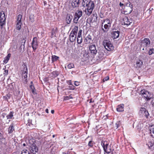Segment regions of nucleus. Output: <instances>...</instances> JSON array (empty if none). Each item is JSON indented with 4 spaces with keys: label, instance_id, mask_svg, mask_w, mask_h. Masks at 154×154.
<instances>
[{
    "label": "nucleus",
    "instance_id": "nucleus-4",
    "mask_svg": "<svg viewBox=\"0 0 154 154\" xmlns=\"http://www.w3.org/2000/svg\"><path fill=\"white\" fill-rule=\"evenodd\" d=\"M6 17L4 11H2L0 13V22L2 28L4 27L6 23Z\"/></svg>",
    "mask_w": 154,
    "mask_h": 154
},
{
    "label": "nucleus",
    "instance_id": "nucleus-37",
    "mask_svg": "<svg viewBox=\"0 0 154 154\" xmlns=\"http://www.w3.org/2000/svg\"><path fill=\"white\" fill-rule=\"evenodd\" d=\"M111 25L105 23L103 26V29H105L107 30H108L109 29V27Z\"/></svg>",
    "mask_w": 154,
    "mask_h": 154
},
{
    "label": "nucleus",
    "instance_id": "nucleus-64",
    "mask_svg": "<svg viewBox=\"0 0 154 154\" xmlns=\"http://www.w3.org/2000/svg\"><path fill=\"white\" fill-rule=\"evenodd\" d=\"M62 154H66V153L65 152H63Z\"/></svg>",
    "mask_w": 154,
    "mask_h": 154
},
{
    "label": "nucleus",
    "instance_id": "nucleus-23",
    "mask_svg": "<svg viewBox=\"0 0 154 154\" xmlns=\"http://www.w3.org/2000/svg\"><path fill=\"white\" fill-rule=\"evenodd\" d=\"M79 0H73L72 5L73 7H77L79 6Z\"/></svg>",
    "mask_w": 154,
    "mask_h": 154
},
{
    "label": "nucleus",
    "instance_id": "nucleus-34",
    "mask_svg": "<svg viewBox=\"0 0 154 154\" xmlns=\"http://www.w3.org/2000/svg\"><path fill=\"white\" fill-rule=\"evenodd\" d=\"M22 17V16L20 14H19L18 15L17 18V23H21V18Z\"/></svg>",
    "mask_w": 154,
    "mask_h": 154
},
{
    "label": "nucleus",
    "instance_id": "nucleus-16",
    "mask_svg": "<svg viewBox=\"0 0 154 154\" xmlns=\"http://www.w3.org/2000/svg\"><path fill=\"white\" fill-rule=\"evenodd\" d=\"M72 18V15L70 14H68L66 16V21L67 23L69 24L70 23Z\"/></svg>",
    "mask_w": 154,
    "mask_h": 154
},
{
    "label": "nucleus",
    "instance_id": "nucleus-18",
    "mask_svg": "<svg viewBox=\"0 0 154 154\" xmlns=\"http://www.w3.org/2000/svg\"><path fill=\"white\" fill-rule=\"evenodd\" d=\"M26 42V40L24 38L20 41V48L21 50H22V48L23 49H24Z\"/></svg>",
    "mask_w": 154,
    "mask_h": 154
},
{
    "label": "nucleus",
    "instance_id": "nucleus-52",
    "mask_svg": "<svg viewBox=\"0 0 154 154\" xmlns=\"http://www.w3.org/2000/svg\"><path fill=\"white\" fill-rule=\"evenodd\" d=\"M151 103L152 104L153 106H154V97L152 98V101H151Z\"/></svg>",
    "mask_w": 154,
    "mask_h": 154
},
{
    "label": "nucleus",
    "instance_id": "nucleus-14",
    "mask_svg": "<svg viewBox=\"0 0 154 154\" xmlns=\"http://www.w3.org/2000/svg\"><path fill=\"white\" fill-rule=\"evenodd\" d=\"M140 114L142 116L147 117L149 114L144 107L141 108L140 110Z\"/></svg>",
    "mask_w": 154,
    "mask_h": 154
},
{
    "label": "nucleus",
    "instance_id": "nucleus-61",
    "mask_svg": "<svg viewBox=\"0 0 154 154\" xmlns=\"http://www.w3.org/2000/svg\"><path fill=\"white\" fill-rule=\"evenodd\" d=\"M51 112L52 114H53L54 113V110H51Z\"/></svg>",
    "mask_w": 154,
    "mask_h": 154
},
{
    "label": "nucleus",
    "instance_id": "nucleus-56",
    "mask_svg": "<svg viewBox=\"0 0 154 154\" xmlns=\"http://www.w3.org/2000/svg\"><path fill=\"white\" fill-rule=\"evenodd\" d=\"M104 55V54L103 53H101L100 54L99 56H98V57H100V58H102L103 56Z\"/></svg>",
    "mask_w": 154,
    "mask_h": 154
},
{
    "label": "nucleus",
    "instance_id": "nucleus-8",
    "mask_svg": "<svg viewBox=\"0 0 154 154\" xmlns=\"http://www.w3.org/2000/svg\"><path fill=\"white\" fill-rule=\"evenodd\" d=\"M90 52L91 54L93 56L96 55L97 50V49L96 46L94 44L91 45L89 46Z\"/></svg>",
    "mask_w": 154,
    "mask_h": 154
},
{
    "label": "nucleus",
    "instance_id": "nucleus-59",
    "mask_svg": "<svg viewBox=\"0 0 154 154\" xmlns=\"http://www.w3.org/2000/svg\"><path fill=\"white\" fill-rule=\"evenodd\" d=\"M119 5H120V6L121 7H122V6H123L124 5V4H123L121 2H120V3Z\"/></svg>",
    "mask_w": 154,
    "mask_h": 154
},
{
    "label": "nucleus",
    "instance_id": "nucleus-50",
    "mask_svg": "<svg viewBox=\"0 0 154 154\" xmlns=\"http://www.w3.org/2000/svg\"><path fill=\"white\" fill-rule=\"evenodd\" d=\"M77 33V32H76L75 31H72L70 34H71V35L72 34V35H75V36H76Z\"/></svg>",
    "mask_w": 154,
    "mask_h": 154
},
{
    "label": "nucleus",
    "instance_id": "nucleus-17",
    "mask_svg": "<svg viewBox=\"0 0 154 154\" xmlns=\"http://www.w3.org/2000/svg\"><path fill=\"white\" fill-rule=\"evenodd\" d=\"M104 23H105L106 24H107L110 25H111V23L110 20L108 19H106L103 20V22L102 23V30L104 32L105 30L103 27V24Z\"/></svg>",
    "mask_w": 154,
    "mask_h": 154
},
{
    "label": "nucleus",
    "instance_id": "nucleus-48",
    "mask_svg": "<svg viewBox=\"0 0 154 154\" xmlns=\"http://www.w3.org/2000/svg\"><path fill=\"white\" fill-rule=\"evenodd\" d=\"M78 30V27L77 26H75L74 28L73 29L72 31L77 32Z\"/></svg>",
    "mask_w": 154,
    "mask_h": 154
},
{
    "label": "nucleus",
    "instance_id": "nucleus-60",
    "mask_svg": "<svg viewBox=\"0 0 154 154\" xmlns=\"http://www.w3.org/2000/svg\"><path fill=\"white\" fill-rule=\"evenodd\" d=\"M45 112L47 113H48V109H46L45 110Z\"/></svg>",
    "mask_w": 154,
    "mask_h": 154
},
{
    "label": "nucleus",
    "instance_id": "nucleus-2",
    "mask_svg": "<svg viewBox=\"0 0 154 154\" xmlns=\"http://www.w3.org/2000/svg\"><path fill=\"white\" fill-rule=\"evenodd\" d=\"M103 43L105 48L108 51H111L113 50L114 47L112 44L109 41L104 40Z\"/></svg>",
    "mask_w": 154,
    "mask_h": 154
},
{
    "label": "nucleus",
    "instance_id": "nucleus-30",
    "mask_svg": "<svg viewBox=\"0 0 154 154\" xmlns=\"http://www.w3.org/2000/svg\"><path fill=\"white\" fill-rule=\"evenodd\" d=\"M82 11H78L75 13V16L79 18L82 16Z\"/></svg>",
    "mask_w": 154,
    "mask_h": 154
},
{
    "label": "nucleus",
    "instance_id": "nucleus-51",
    "mask_svg": "<svg viewBox=\"0 0 154 154\" xmlns=\"http://www.w3.org/2000/svg\"><path fill=\"white\" fill-rule=\"evenodd\" d=\"M74 84L76 86H78L79 85V83L78 82H75Z\"/></svg>",
    "mask_w": 154,
    "mask_h": 154
},
{
    "label": "nucleus",
    "instance_id": "nucleus-24",
    "mask_svg": "<svg viewBox=\"0 0 154 154\" xmlns=\"http://www.w3.org/2000/svg\"><path fill=\"white\" fill-rule=\"evenodd\" d=\"M76 38V36H75V35L72 34L71 35V34H70L69 36V39L71 42H73L75 41Z\"/></svg>",
    "mask_w": 154,
    "mask_h": 154
},
{
    "label": "nucleus",
    "instance_id": "nucleus-25",
    "mask_svg": "<svg viewBox=\"0 0 154 154\" xmlns=\"http://www.w3.org/2000/svg\"><path fill=\"white\" fill-rule=\"evenodd\" d=\"M124 105L122 104L119 105L116 108L117 111L119 112H121L124 111Z\"/></svg>",
    "mask_w": 154,
    "mask_h": 154
},
{
    "label": "nucleus",
    "instance_id": "nucleus-54",
    "mask_svg": "<svg viewBox=\"0 0 154 154\" xmlns=\"http://www.w3.org/2000/svg\"><path fill=\"white\" fill-rule=\"evenodd\" d=\"M109 79V77L108 76L105 77L104 79L103 80L104 81H106Z\"/></svg>",
    "mask_w": 154,
    "mask_h": 154
},
{
    "label": "nucleus",
    "instance_id": "nucleus-7",
    "mask_svg": "<svg viewBox=\"0 0 154 154\" xmlns=\"http://www.w3.org/2000/svg\"><path fill=\"white\" fill-rule=\"evenodd\" d=\"M140 94L143 97L145 98L147 100H150L151 98L150 93H149V92L148 91L145 90H141L140 91Z\"/></svg>",
    "mask_w": 154,
    "mask_h": 154
},
{
    "label": "nucleus",
    "instance_id": "nucleus-41",
    "mask_svg": "<svg viewBox=\"0 0 154 154\" xmlns=\"http://www.w3.org/2000/svg\"><path fill=\"white\" fill-rule=\"evenodd\" d=\"M67 67L69 69H71L74 68V64L72 63H69L67 65Z\"/></svg>",
    "mask_w": 154,
    "mask_h": 154
},
{
    "label": "nucleus",
    "instance_id": "nucleus-10",
    "mask_svg": "<svg viewBox=\"0 0 154 154\" xmlns=\"http://www.w3.org/2000/svg\"><path fill=\"white\" fill-rule=\"evenodd\" d=\"M150 41L148 38H145L142 40L140 42V46L141 48L143 47L142 50H144V48L146 47L150 44Z\"/></svg>",
    "mask_w": 154,
    "mask_h": 154
},
{
    "label": "nucleus",
    "instance_id": "nucleus-45",
    "mask_svg": "<svg viewBox=\"0 0 154 154\" xmlns=\"http://www.w3.org/2000/svg\"><path fill=\"white\" fill-rule=\"evenodd\" d=\"M154 49L153 48H150L149 52V55H151L153 53Z\"/></svg>",
    "mask_w": 154,
    "mask_h": 154
},
{
    "label": "nucleus",
    "instance_id": "nucleus-9",
    "mask_svg": "<svg viewBox=\"0 0 154 154\" xmlns=\"http://www.w3.org/2000/svg\"><path fill=\"white\" fill-rule=\"evenodd\" d=\"M133 8V5L130 2L127 3L124 7L125 12L126 14H129L131 13Z\"/></svg>",
    "mask_w": 154,
    "mask_h": 154
},
{
    "label": "nucleus",
    "instance_id": "nucleus-3",
    "mask_svg": "<svg viewBox=\"0 0 154 154\" xmlns=\"http://www.w3.org/2000/svg\"><path fill=\"white\" fill-rule=\"evenodd\" d=\"M109 144V143L106 141L102 140L101 142V145L104 150L107 153H109L111 152V149L108 146Z\"/></svg>",
    "mask_w": 154,
    "mask_h": 154
},
{
    "label": "nucleus",
    "instance_id": "nucleus-55",
    "mask_svg": "<svg viewBox=\"0 0 154 154\" xmlns=\"http://www.w3.org/2000/svg\"><path fill=\"white\" fill-rule=\"evenodd\" d=\"M74 87L73 86L69 87V89L70 90H73L74 89Z\"/></svg>",
    "mask_w": 154,
    "mask_h": 154
},
{
    "label": "nucleus",
    "instance_id": "nucleus-43",
    "mask_svg": "<svg viewBox=\"0 0 154 154\" xmlns=\"http://www.w3.org/2000/svg\"><path fill=\"white\" fill-rule=\"evenodd\" d=\"M94 143V142L92 140H91L89 142L88 145L89 146L92 147Z\"/></svg>",
    "mask_w": 154,
    "mask_h": 154
},
{
    "label": "nucleus",
    "instance_id": "nucleus-6",
    "mask_svg": "<svg viewBox=\"0 0 154 154\" xmlns=\"http://www.w3.org/2000/svg\"><path fill=\"white\" fill-rule=\"evenodd\" d=\"M28 154H37L38 148L35 144H33L30 147Z\"/></svg>",
    "mask_w": 154,
    "mask_h": 154
},
{
    "label": "nucleus",
    "instance_id": "nucleus-33",
    "mask_svg": "<svg viewBox=\"0 0 154 154\" xmlns=\"http://www.w3.org/2000/svg\"><path fill=\"white\" fill-rule=\"evenodd\" d=\"M59 58V57L55 55H52L51 57V60L53 62L57 61Z\"/></svg>",
    "mask_w": 154,
    "mask_h": 154
},
{
    "label": "nucleus",
    "instance_id": "nucleus-53",
    "mask_svg": "<svg viewBox=\"0 0 154 154\" xmlns=\"http://www.w3.org/2000/svg\"><path fill=\"white\" fill-rule=\"evenodd\" d=\"M87 1H88V2H91V0H83V3L82 4H85V2H87Z\"/></svg>",
    "mask_w": 154,
    "mask_h": 154
},
{
    "label": "nucleus",
    "instance_id": "nucleus-63",
    "mask_svg": "<svg viewBox=\"0 0 154 154\" xmlns=\"http://www.w3.org/2000/svg\"><path fill=\"white\" fill-rule=\"evenodd\" d=\"M26 144H25V143H23V146H26Z\"/></svg>",
    "mask_w": 154,
    "mask_h": 154
},
{
    "label": "nucleus",
    "instance_id": "nucleus-11",
    "mask_svg": "<svg viewBox=\"0 0 154 154\" xmlns=\"http://www.w3.org/2000/svg\"><path fill=\"white\" fill-rule=\"evenodd\" d=\"M38 45V38L36 37H34L33 38L32 42V46L34 51H35L37 48Z\"/></svg>",
    "mask_w": 154,
    "mask_h": 154
},
{
    "label": "nucleus",
    "instance_id": "nucleus-31",
    "mask_svg": "<svg viewBox=\"0 0 154 154\" xmlns=\"http://www.w3.org/2000/svg\"><path fill=\"white\" fill-rule=\"evenodd\" d=\"M14 112L12 111L10 112L6 116L7 119H11L13 116V114Z\"/></svg>",
    "mask_w": 154,
    "mask_h": 154
},
{
    "label": "nucleus",
    "instance_id": "nucleus-29",
    "mask_svg": "<svg viewBox=\"0 0 154 154\" xmlns=\"http://www.w3.org/2000/svg\"><path fill=\"white\" fill-rule=\"evenodd\" d=\"M30 88L32 93L34 95L36 94V90L35 89L34 86L31 85L30 86Z\"/></svg>",
    "mask_w": 154,
    "mask_h": 154
},
{
    "label": "nucleus",
    "instance_id": "nucleus-36",
    "mask_svg": "<svg viewBox=\"0 0 154 154\" xmlns=\"http://www.w3.org/2000/svg\"><path fill=\"white\" fill-rule=\"evenodd\" d=\"M3 97L5 100H8V99L10 98L11 94H7L6 95L4 96Z\"/></svg>",
    "mask_w": 154,
    "mask_h": 154
},
{
    "label": "nucleus",
    "instance_id": "nucleus-57",
    "mask_svg": "<svg viewBox=\"0 0 154 154\" xmlns=\"http://www.w3.org/2000/svg\"><path fill=\"white\" fill-rule=\"evenodd\" d=\"M26 152H25V151L24 150L23 151H22L21 154H26Z\"/></svg>",
    "mask_w": 154,
    "mask_h": 154
},
{
    "label": "nucleus",
    "instance_id": "nucleus-27",
    "mask_svg": "<svg viewBox=\"0 0 154 154\" xmlns=\"http://www.w3.org/2000/svg\"><path fill=\"white\" fill-rule=\"evenodd\" d=\"M11 56V54H8V55L3 60V62L5 63H7L8 62Z\"/></svg>",
    "mask_w": 154,
    "mask_h": 154
},
{
    "label": "nucleus",
    "instance_id": "nucleus-40",
    "mask_svg": "<svg viewBox=\"0 0 154 154\" xmlns=\"http://www.w3.org/2000/svg\"><path fill=\"white\" fill-rule=\"evenodd\" d=\"M6 67H5V68H3V70H5L3 72V74L5 76L7 75L8 74V70L7 69L5 70Z\"/></svg>",
    "mask_w": 154,
    "mask_h": 154
},
{
    "label": "nucleus",
    "instance_id": "nucleus-5",
    "mask_svg": "<svg viewBox=\"0 0 154 154\" xmlns=\"http://www.w3.org/2000/svg\"><path fill=\"white\" fill-rule=\"evenodd\" d=\"M23 66V69L21 70L22 72V75L23 79L26 82L27 79V68L26 66L25 65H24Z\"/></svg>",
    "mask_w": 154,
    "mask_h": 154
},
{
    "label": "nucleus",
    "instance_id": "nucleus-1",
    "mask_svg": "<svg viewBox=\"0 0 154 154\" xmlns=\"http://www.w3.org/2000/svg\"><path fill=\"white\" fill-rule=\"evenodd\" d=\"M83 6L86 8L85 10V13L88 15H90L92 13L94 6L93 2H85V4H83Z\"/></svg>",
    "mask_w": 154,
    "mask_h": 154
},
{
    "label": "nucleus",
    "instance_id": "nucleus-35",
    "mask_svg": "<svg viewBox=\"0 0 154 154\" xmlns=\"http://www.w3.org/2000/svg\"><path fill=\"white\" fill-rule=\"evenodd\" d=\"M22 23H17L16 25V27L17 29L20 30L21 29Z\"/></svg>",
    "mask_w": 154,
    "mask_h": 154
},
{
    "label": "nucleus",
    "instance_id": "nucleus-49",
    "mask_svg": "<svg viewBox=\"0 0 154 154\" xmlns=\"http://www.w3.org/2000/svg\"><path fill=\"white\" fill-rule=\"evenodd\" d=\"M71 98L69 96H65L64 97V100H66L70 99Z\"/></svg>",
    "mask_w": 154,
    "mask_h": 154
},
{
    "label": "nucleus",
    "instance_id": "nucleus-20",
    "mask_svg": "<svg viewBox=\"0 0 154 154\" xmlns=\"http://www.w3.org/2000/svg\"><path fill=\"white\" fill-rule=\"evenodd\" d=\"M136 67L139 68L142 66L143 64V62L142 60L138 59L136 60Z\"/></svg>",
    "mask_w": 154,
    "mask_h": 154
},
{
    "label": "nucleus",
    "instance_id": "nucleus-32",
    "mask_svg": "<svg viewBox=\"0 0 154 154\" xmlns=\"http://www.w3.org/2000/svg\"><path fill=\"white\" fill-rule=\"evenodd\" d=\"M77 41L78 44H81L82 41V36H77Z\"/></svg>",
    "mask_w": 154,
    "mask_h": 154
},
{
    "label": "nucleus",
    "instance_id": "nucleus-13",
    "mask_svg": "<svg viewBox=\"0 0 154 154\" xmlns=\"http://www.w3.org/2000/svg\"><path fill=\"white\" fill-rule=\"evenodd\" d=\"M148 129L150 136L154 138V125H149L148 127Z\"/></svg>",
    "mask_w": 154,
    "mask_h": 154
},
{
    "label": "nucleus",
    "instance_id": "nucleus-62",
    "mask_svg": "<svg viewBox=\"0 0 154 154\" xmlns=\"http://www.w3.org/2000/svg\"><path fill=\"white\" fill-rule=\"evenodd\" d=\"M68 84H69V85H72V83H71V81H70V82Z\"/></svg>",
    "mask_w": 154,
    "mask_h": 154
},
{
    "label": "nucleus",
    "instance_id": "nucleus-15",
    "mask_svg": "<svg viewBox=\"0 0 154 154\" xmlns=\"http://www.w3.org/2000/svg\"><path fill=\"white\" fill-rule=\"evenodd\" d=\"M82 54L83 56V58L85 60H88L89 57V54L88 52L86 50H84L82 51Z\"/></svg>",
    "mask_w": 154,
    "mask_h": 154
},
{
    "label": "nucleus",
    "instance_id": "nucleus-47",
    "mask_svg": "<svg viewBox=\"0 0 154 154\" xmlns=\"http://www.w3.org/2000/svg\"><path fill=\"white\" fill-rule=\"evenodd\" d=\"M82 30L80 29L78 32V33L77 36H82Z\"/></svg>",
    "mask_w": 154,
    "mask_h": 154
},
{
    "label": "nucleus",
    "instance_id": "nucleus-58",
    "mask_svg": "<svg viewBox=\"0 0 154 154\" xmlns=\"http://www.w3.org/2000/svg\"><path fill=\"white\" fill-rule=\"evenodd\" d=\"M88 20L89 22L90 23H91L92 22V19L91 18H89L88 19Z\"/></svg>",
    "mask_w": 154,
    "mask_h": 154
},
{
    "label": "nucleus",
    "instance_id": "nucleus-44",
    "mask_svg": "<svg viewBox=\"0 0 154 154\" xmlns=\"http://www.w3.org/2000/svg\"><path fill=\"white\" fill-rule=\"evenodd\" d=\"M120 121H118L116 122V123L115 124V127L116 129H117L120 125Z\"/></svg>",
    "mask_w": 154,
    "mask_h": 154
},
{
    "label": "nucleus",
    "instance_id": "nucleus-42",
    "mask_svg": "<svg viewBox=\"0 0 154 154\" xmlns=\"http://www.w3.org/2000/svg\"><path fill=\"white\" fill-rule=\"evenodd\" d=\"M79 19V17L75 16L73 20L74 23H77Z\"/></svg>",
    "mask_w": 154,
    "mask_h": 154
},
{
    "label": "nucleus",
    "instance_id": "nucleus-21",
    "mask_svg": "<svg viewBox=\"0 0 154 154\" xmlns=\"http://www.w3.org/2000/svg\"><path fill=\"white\" fill-rule=\"evenodd\" d=\"M58 31V29L57 27H55L52 29L51 37L52 38L54 36H55L56 32Z\"/></svg>",
    "mask_w": 154,
    "mask_h": 154
},
{
    "label": "nucleus",
    "instance_id": "nucleus-28",
    "mask_svg": "<svg viewBox=\"0 0 154 154\" xmlns=\"http://www.w3.org/2000/svg\"><path fill=\"white\" fill-rule=\"evenodd\" d=\"M149 148L151 150L154 149V145L153 143L151 142H149L147 144Z\"/></svg>",
    "mask_w": 154,
    "mask_h": 154
},
{
    "label": "nucleus",
    "instance_id": "nucleus-39",
    "mask_svg": "<svg viewBox=\"0 0 154 154\" xmlns=\"http://www.w3.org/2000/svg\"><path fill=\"white\" fill-rule=\"evenodd\" d=\"M52 74L53 75V76L54 77H55L58 75L59 73L57 71H53L52 72Z\"/></svg>",
    "mask_w": 154,
    "mask_h": 154
},
{
    "label": "nucleus",
    "instance_id": "nucleus-26",
    "mask_svg": "<svg viewBox=\"0 0 154 154\" xmlns=\"http://www.w3.org/2000/svg\"><path fill=\"white\" fill-rule=\"evenodd\" d=\"M14 129L13 126V124H12L10 125L9 127L8 128V132L9 134L12 133L13 131H14Z\"/></svg>",
    "mask_w": 154,
    "mask_h": 154
},
{
    "label": "nucleus",
    "instance_id": "nucleus-12",
    "mask_svg": "<svg viewBox=\"0 0 154 154\" xmlns=\"http://www.w3.org/2000/svg\"><path fill=\"white\" fill-rule=\"evenodd\" d=\"M133 20L131 18H129L127 17H124L122 20V23H123L124 25L127 26H129L132 23Z\"/></svg>",
    "mask_w": 154,
    "mask_h": 154
},
{
    "label": "nucleus",
    "instance_id": "nucleus-38",
    "mask_svg": "<svg viewBox=\"0 0 154 154\" xmlns=\"http://www.w3.org/2000/svg\"><path fill=\"white\" fill-rule=\"evenodd\" d=\"M143 127V125L142 123L139 122L137 126V129H140Z\"/></svg>",
    "mask_w": 154,
    "mask_h": 154
},
{
    "label": "nucleus",
    "instance_id": "nucleus-46",
    "mask_svg": "<svg viewBox=\"0 0 154 154\" xmlns=\"http://www.w3.org/2000/svg\"><path fill=\"white\" fill-rule=\"evenodd\" d=\"M29 18H30V20H31V21L32 22H33L34 21V15H30V17H29Z\"/></svg>",
    "mask_w": 154,
    "mask_h": 154
},
{
    "label": "nucleus",
    "instance_id": "nucleus-19",
    "mask_svg": "<svg viewBox=\"0 0 154 154\" xmlns=\"http://www.w3.org/2000/svg\"><path fill=\"white\" fill-rule=\"evenodd\" d=\"M119 34L120 32L118 30L113 31L112 33V36L115 39L116 38L119 36Z\"/></svg>",
    "mask_w": 154,
    "mask_h": 154
},
{
    "label": "nucleus",
    "instance_id": "nucleus-22",
    "mask_svg": "<svg viewBox=\"0 0 154 154\" xmlns=\"http://www.w3.org/2000/svg\"><path fill=\"white\" fill-rule=\"evenodd\" d=\"M92 40L91 36L90 35H88L85 39L84 42L86 44L90 43Z\"/></svg>",
    "mask_w": 154,
    "mask_h": 154
}]
</instances>
